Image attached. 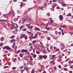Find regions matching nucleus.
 <instances>
[{"mask_svg":"<svg viewBox=\"0 0 73 73\" xmlns=\"http://www.w3.org/2000/svg\"><path fill=\"white\" fill-rule=\"evenodd\" d=\"M45 24H43L39 23V26H42V25H44Z\"/></svg>","mask_w":73,"mask_h":73,"instance_id":"nucleus-31","label":"nucleus"},{"mask_svg":"<svg viewBox=\"0 0 73 73\" xmlns=\"http://www.w3.org/2000/svg\"><path fill=\"white\" fill-rule=\"evenodd\" d=\"M58 57H59L60 58H62V56H61V55H60L59 56H58Z\"/></svg>","mask_w":73,"mask_h":73,"instance_id":"nucleus-23","label":"nucleus"},{"mask_svg":"<svg viewBox=\"0 0 73 73\" xmlns=\"http://www.w3.org/2000/svg\"><path fill=\"white\" fill-rule=\"evenodd\" d=\"M69 73H72V71H70Z\"/></svg>","mask_w":73,"mask_h":73,"instance_id":"nucleus-64","label":"nucleus"},{"mask_svg":"<svg viewBox=\"0 0 73 73\" xmlns=\"http://www.w3.org/2000/svg\"><path fill=\"white\" fill-rule=\"evenodd\" d=\"M37 42V41H36V40H34L32 42V43L33 44H35V43H36V42Z\"/></svg>","mask_w":73,"mask_h":73,"instance_id":"nucleus-26","label":"nucleus"},{"mask_svg":"<svg viewBox=\"0 0 73 73\" xmlns=\"http://www.w3.org/2000/svg\"><path fill=\"white\" fill-rule=\"evenodd\" d=\"M37 33L38 34V35H39V36H40L41 35V33L40 32H37Z\"/></svg>","mask_w":73,"mask_h":73,"instance_id":"nucleus-18","label":"nucleus"},{"mask_svg":"<svg viewBox=\"0 0 73 73\" xmlns=\"http://www.w3.org/2000/svg\"><path fill=\"white\" fill-rule=\"evenodd\" d=\"M47 40H50V37H48L47 38Z\"/></svg>","mask_w":73,"mask_h":73,"instance_id":"nucleus-41","label":"nucleus"},{"mask_svg":"<svg viewBox=\"0 0 73 73\" xmlns=\"http://www.w3.org/2000/svg\"><path fill=\"white\" fill-rule=\"evenodd\" d=\"M29 28H33V26H31L29 27Z\"/></svg>","mask_w":73,"mask_h":73,"instance_id":"nucleus-56","label":"nucleus"},{"mask_svg":"<svg viewBox=\"0 0 73 73\" xmlns=\"http://www.w3.org/2000/svg\"><path fill=\"white\" fill-rule=\"evenodd\" d=\"M14 41H15V39H13L11 40V42H13Z\"/></svg>","mask_w":73,"mask_h":73,"instance_id":"nucleus-14","label":"nucleus"},{"mask_svg":"<svg viewBox=\"0 0 73 73\" xmlns=\"http://www.w3.org/2000/svg\"><path fill=\"white\" fill-rule=\"evenodd\" d=\"M12 48H14L15 50H16L17 49V46L15 45V43H13L12 46Z\"/></svg>","mask_w":73,"mask_h":73,"instance_id":"nucleus-4","label":"nucleus"},{"mask_svg":"<svg viewBox=\"0 0 73 73\" xmlns=\"http://www.w3.org/2000/svg\"><path fill=\"white\" fill-rule=\"evenodd\" d=\"M18 59H19V61H20V60H21V59H20V57H18Z\"/></svg>","mask_w":73,"mask_h":73,"instance_id":"nucleus-62","label":"nucleus"},{"mask_svg":"<svg viewBox=\"0 0 73 73\" xmlns=\"http://www.w3.org/2000/svg\"><path fill=\"white\" fill-rule=\"evenodd\" d=\"M8 65H11V63L10 62H9L8 63Z\"/></svg>","mask_w":73,"mask_h":73,"instance_id":"nucleus-58","label":"nucleus"},{"mask_svg":"<svg viewBox=\"0 0 73 73\" xmlns=\"http://www.w3.org/2000/svg\"><path fill=\"white\" fill-rule=\"evenodd\" d=\"M32 56L34 58H36V57L37 55L34 54H33V55H32Z\"/></svg>","mask_w":73,"mask_h":73,"instance_id":"nucleus-11","label":"nucleus"},{"mask_svg":"<svg viewBox=\"0 0 73 73\" xmlns=\"http://www.w3.org/2000/svg\"><path fill=\"white\" fill-rule=\"evenodd\" d=\"M54 70H56L57 68H56V66H55L54 67Z\"/></svg>","mask_w":73,"mask_h":73,"instance_id":"nucleus-59","label":"nucleus"},{"mask_svg":"<svg viewBox=\"0 0 73 73\" xmlns=\"http://www.w3.org/2000/svg\"><path fill=\"white\" fill-rule=\"evenodd\" d=\"M54 49L55 50H56V49L57 48L54 46Z\"/></svg>","mask_w":73,"mask_h":73,"instance_id":"nucleus-47","label":"nucleus"},{"mask_svg":"<svg viewBox=\"0 0 73 73\" xmlns=\"http://www.w3.org/2000/svg\"><path fill=\"white\" fill-rule=\"evenodd\" d=\"M63 70H65V71H66V70H67V68H63Z\"/></svg>","mask_w":73,"mask_h":73,"instance_id":"nucleus-38","label":"nucleus"},{"mask_svg":"<svg viewBox=\"0 0 73 73\" xmlns=\"http://www.w3.org/2000/svg\"><path fill=\"white\" fill-rule=\"evenodd\" d=\"M25 5V3H23V2H21V4L20 5V7H24Z\"/></svg>","mask_w":73,"mask_h":73,"instance_id":"nucleus-5","label":"nucleus"},{"mask_svg":"<svg viewBox=\"0 0 73 73\" xmlns=\"http://www.w3.org/2000/svg\"><path fill=\"white\" fill-rule=\"evenodd\" d=\"M3 46V43L0 44V46Z\"/></svg>","mask_w":73,"mask_h":73,"instance_id":"nucleus-34","label":"nucleus"},{"mask_svg":"<svg viewBox=\"0 0 73 73\" xmlns=\"http://www.w3.org/2000/svg\"><path fill=\"white\" fill-rule=\"evenodd\" d=\"M62 5L63 7H66V5L62 4Z\"/></svg>","mask_w":73,"mask_h":73,"instance_id":"nucleus-52","label":"nucleus"},{"mask_svg":"<svg viewBox=\"0 0 73 73\" xmlns=\"http://www.w3.org/2000/svg\"><path fill=\"white\" fill-rule=\"evenodd\" d=\"M35 8H37L38 6H34Z\"/></svg>","mask_w":73,"mask_h":73,"instance_id":"nucleus-50","label":"nucleus"},{"mask_svg":"<svg viewBox=\"0 0 73 73\" xmlns=\"http://www.w3.org/2000/svg\"><path fill=\"white\" fill-rule=\"evenodd\" d=\"M56 9H61V8L59 7V6H58L56 7Z\"/></svg>","mask_w":73,"mask_h":73,"instance_id":"nucleus-33","label":"nucleus"},{"mask_svg":"<svg viewBox=\"0 0 73 73\" xmlns=\"http://www.w3.org/2000/svg\"><path fill=\"white\" fill-rule=\"evenodd\" d=\"M14 37H15V35H13L12 36H11V39L13 38H14Z\"/></svg>","mask_w":73,"mask_h":73,"instance_id":"nucleus-25","label":"nucleus"},{"mask_svg":"<svg viewBox=\"0 0 73 73\" xmlns=\"http://www.w3.org/2000/svg\"><path fill=\"white\" fill-rule=\"evenodd\" d=\"M20 50H18L17 52V53H20Z\"/></svg>","mask_w":73,"mask_h":73,"instance_id":"nucleus-46","label":"nucleus"},{"mask_svg":"<svg viewBox=\"0 0 73 73\" xmlns=\"http://www.w3.org/2000/svg\"><path fill=\"white\" fill-rule=\"evenodd\" d=\"M59 17L60 20H62V19H63V17H62V15H60Z\"/></svg>","mask_w":73,"mask_h":73,"instance_id":"nucleus-6","label":"nucleus"},{"mask_svg":"<svg viewBox=\"0 0 73 73\" xmlns=\"http://www.w3.org/2000/svg\"><path fill=\"white\" fill-rule=\"evenodd\" d=\"M47 16H50V14L49 13H47Z\"/></svg>","mask_w":73,"mask_h":73,"instance_id":"nucleus-42","label":"nucleus"},{"mask_svg":"<svg viewBox=\"0 0 73 73\" xmlns=\"http://www.w3.org/2000/svg\"><path fill=\"white\" fill-rule=\"evenodd\" d=\"M68 62L69 63H71V64H72L73 63V61L70 60Z\"/></svg>","mask_w":73,"mask_h":73,"instance_id":"nucleus-36","label":"nucleus"},{"mask_svg":"<svg viewBox=\"0 0 73 73\" xmlns=\"http://www.w3.org/2000/svg\"><path fill=\"white\" fill-rule=\"evenodd\" d=\"M21 39H22L23 38H25V40L28 39V36H27L25 34H21L20 36Z\"/></svg>","mask_w":73,"mask_h":73,"instance_id":"nucleus-1","label":"nucleus"},{"mask_svg":"<svg viewBox=\"0 0 73 73\" xmlns=\"http://www.w3.org/2000/svg\"><path fill=\"white\" fill-rule=\"evenodd\" d=\"M56 51L55 52H57L58 51H59V50H60V49L57 48L56 49Z\"/></svg>","mask_w":73,"mask_h":73,"instance_id":"nucleus-32","label":"nucleus"},{"mask_svg":"<svg viewBox=\"0 0 73 73\" xmlns=\"http://www.w3.org/2000/svg\"><path fill=\"white\" fill-rule=\"evenodd\" d=\"M68 66V64H65L64 66V67H67V66Z\"/></svg>","mask_w":73,"mask_h":73,"instance_id":"nucleus-55","label":"nucleus"},{"mask_svg":"<svg viewBox=\"0 0 73 73\" xmlns=\"http://www.w3.org/2000/svg\"><path fill=\"white\" fill-rule=\"evenodd\" d=\"M36 53H37V54H39V53H40V52L38 51H36Z\"/></svg>","mask_w":73,"mask_h":73,"instance_id":"nucleus-54","label":"nucleus"},{"mask_svg":"<svg viewBox=\"0 0 73 73\" xmlns=\"http://www.w3.org/2000/svg\"><path fill=\"white\" fill-rule=\"evenodd\" d=\"M12 14L13 16H15V13L14 12V11H13L12 12Z\"/></svg>","mask_w":73,"mask_h":73,"instance_id":"nucleus-30","label":"nucleus"},{"mask_svg":"<svg viewBox=\"0 0 73 73\" xmlns=\"http://www.w3.org/2000/svg\"><path fill=\"white\" fill-rule=\"evenodd\" d=\"M47 51H48V53H50V50H49V49L47 48Z\"/></svg>","mask_w":73,"mask_h":73,"instance_id":"nucleus-40","label":"nucleus"},{"mask_svg":"<svg viewBox=\"0 0 73 73\" xmlns=\"http://www.w3.org/2000/svg\"><path fill=\"white\" fill-rule=\"evenodd\" d=\"M45 28V29H48V31H49V27H46Z\"/></svg>","mask_w":73,"mask_h":73,"instance_id":"nucleus-45","label":"nucleus"},{"mask_svg":"<svg viewBox=\"0 0 73 73\" xmlns=\"http://www.w3.org/2000/svg\"><path fill=\"white\" fill-rule=\"evenodd\" d=\"M35 29V31H40V28H38V27H36V28Z\"/></svg>","mask_w":73,"mask_h":73,"instance_id":"nucleus-9","label":"nucleus"},{"mask_svg":"<svg viewBox=\"0 0 73 73\" xmlns=\"http://www.w3.org/2000/svg\"><path fill=\"white\" fill-rule=\"evenodd\" d=\"M43 56L44 59H46V58H47V56H46V55H44Z\"/></svg>","mask_w":73,"mask_h":73,"instance_id":"nucleus-12","label":"nucleus"},{"mask_svg":"<svg viewBox=\"0 0 73 73\" xmlns=\"http://www.w3.org/2000/svg\"><path fill=\"white\" fill-rule=\"evenodd\" d=\"M71 14H70V13H69L68 14V15H66L67 16H71Z\"/></svg>","mask_w":73,"mask_h":73,"instance_id":"nucleus-16","label":"nucleus"},{"mask_svg":"<svg viewBox=\"0 0 73 73\" xmlns=\"http://www.w3.org/2000/svg\"><path fill=\"white\" fill-rule=\"evenodd\" d=\"M16 69V67H13L12 68V69H13V70H15Z\"/></svg>","mask_w":73,"mask_h":73,"instance_id":"nucleus-28","label":"nucleus"},{"mask_svg":"<svg viewBox=\"0 0 73 73\" xmlns=\"http://www.w3.org/2000/svg\"><path fill=\"white\" fill-rule=\"evenodd\" d=\"M24 69L26 70H28V68L27 67H24Z\"/></svg>","mask_w":73,"mask_h":73,"instance_id":"nucleus-13","label":"nucleus"},{"mask_svg":"<svg viewBox=\"0 0 73 73\" xmlns=\"http://www.w3.org/2000/svg\"><path fill=\"white\" fill-rule=\"evenodd\" d=\"M23 28H24V26H21L20 27V29H22Z\"/></svg>","mask_w":73,"mask_h":73,"instance_id":"nucleus-21","label":"nucleus"},{"mask_svg":"<svg viewBox=\"0 0 73 73\" xmlns=\"http://www.w3.org/2000/svg\"><path fill=\"white\" fill-rule=\"evenodd\" d=\"M19 56L21 57H23V54H19Z\"/></svg>","mask_w":73,"mask_h":73,"instance_id":"nucleus-19","label":"nucleus"},{"mask_svg":"<svg viewBox=\"0 0 73 73\" xmlns=\"http://www.w3.org/2000/svg\"><path fill=\"white\" fill-rule=\"evenodd\" d=\"M28 52V50H25V52Z\"/></svg>","mask_w":73,"mask_h":73,"instance_id":"nucleus-61","label":"nucleus"},{"mask_svg":"<svg viewBox=\"0 0 73 73\" xmlns=\"http://www.w3.org/2000/svg\"><path fill=\"white\" fill-rule=\"evenodd\" d=\"M7 50H9V49H11V48L10 47H8V46H7Z\"/></svg>","mask_w":73,"mask_h":73,"instance_id":"nucleus-17","label":"nucleus"},{"mask_svg":"<svg viewBox=\"0 0 73 73\" xmlns=\"http://www.w3.org/2000/svg\"><path fill=\"white\" fill-rule=\"evenodd\" d=\"M4 17H5V18H6V19L7 18H8V14H4L3 15Z\"/></svg>","mask_w":73,"mask_h":73,"instance_id":"nucleus-8","label":"nucleus"},{"mask_svg":"<svg viewBox=\"0 0 73 73\" xmlns=\"http://www.w3.org/2000/svg\"><path fill=\"white\" fill-rule=\"evenodd\" d=\"M33 34H32V36L29 37V38L30 40H32V39H33V38H37V35H36V34L33 37Z\"/></svg>","mask_w":73,"mask_h":73,"instance_id":"nucleus-2","label":"nucleus"},{"mask_svg":"<svg viewBox=\"0 0 73 73\" xmlns=\"http://www.w3.org/2000/svg\"><path fill=\"white\" fill-rule=\"evenodd\" d=\"M17 32H18V29H16L15 30L12 31V33L14 35H17Z\"/></svg>","mask_w":73,"mask_h":73,"instance_id":"nucleus-3","label":"nucleus"},{"mask_svg":"<svg viewBox=\"0 0 73 73\" xmlns=\"http://www.w3.org/2000/svg\"><path fill=\"white\" fill-rule=\"evenodd\" d=\"M8 68V67L7 66H5L4 67V69H5L6 68Z\"/></svg>","mask_w":73,"mask_h":73,"instance_id":"nucleus-57","label":"nucleus"},{"mask_svg":"<svg viewBox=\"0 0 73 73\" xmlns=\"http://www.w3.org/2000/svg\"><path fill=\"white\" fill-rule=\"evenodd\" d=\"M58 1L61 3H62V4H65V2L62 0H58Z\"/></svg>","mask_w":73,"mask_h":73,"instance_id":"nucleus-7","label":"nucleus"},{"mask_svg":"<svg viewBox=\"0 0 73 73\" xmlns=\"http://www.w3.org/2000/svg\"><path fill=\"white\" fill-rule=\"evenodd\" d=\"M23 31H27V29H23Z\"/></svg>","mask_w":73,"mask_h":73,"instance_id":"nucleus-37","label":"nucleus"},{"mask_svg":"<svg viewBox=\"0 0 73 73\" xmlns=\"http://www.w3.org/2000/svg\"><path fill=\"white\" fill-rule=\"evenodd\" d=\"M41 69L42 68H44V65H41Z\"/></svg>","mask_w":73,"mask_h":73,"instance_id":"nucleus-49","label":"nucleus"},{"mask_svg":"<svg viewBox=\"0 0 73 73\" xmlns=\"http://www.w3.org/2000/svg\"><path fill=\"white\" fill-rule=\"evenodd\" d=\"M20 71L21 72H23L24 71V70H21Z\"/></svg>","mask_w":73,"mask_h":73,"instance_id":"nucleus-53","label":"nucleus"},{"mask_svg":"<svg viewBox=\"0 0 73 73\" xmlns=\"http://www.w3.org/2000/svg\"><path fill=\"white\" fill-rule=\"evenodd\" d=\"M39 71L40 72H41L42 71V70H41V69H39Z\"/></svg>","mask_w":73,"mask_h":73,"instance_id":"nucleus-44","label":"nucleus"},{"mask_svg":"<svg viewBox=\"0 0 73 73\" xmlns=\"http://www.w3.org/2000/svg\"><path fill=\"white\" fill-rule=\"evenodd\" d=\"M1 21H7V20L2 19L1 20Z\"/></svg>","mask_w":73,"mask_h":73,"instance_id":"nucleus-43","label":"nucleus"},{"mask_svg":"<svg viewBox=\"0 0 73 73\" xmlns=\"http://www.w3.org/2000/svg\"><path fill=\"white\" fill-rule=\"evenodd\" d=\"M58 67H59V68H61V65H59V66H58Z\"/></svg>","mask_w":73,"mask_h":73,"instance_id":"nucleus-63","label":"nucleus"},{"mask_svg":"<svg viewBox=\"0 0 73 73\" xmlns=\"http://www.w3.org/2000/svg\"><path fill=\"white\" fill-rule=\"evenodd\" d=\"M29 63L30 64V65H33V64L32 63V62H29Z\"/></svg>","mask_w":73,"mask_h":73,"instance_id":"nucleus-24","label":"nucleus"},{"mask_svg":"<svg viewBox=\"0 0 73 73\" xmlns=\"http://www.w3.org/2000/svg\"><path fill=\"white\" fill-rule=\"evenodd\" d=\"M4 38L3 37H2L1 38V40L2 41L4 40Z\"/></svg>","mask_w":73,"mask_h":73,"instance_id":"nucleus-22","label":"nucleus"},{"mask_svg":"<svg viewBox=\"0 0 73 73\" xmlns=\"http://www.w3.org/2000/svg\"><path fill=\"white\" fill-rule=\"evenodd\" d=\"M22 52H23V53H24V52H25V50H24V49H23L22 50Z\"/></svg>","mask_w":73,"mask_h":73,"instance_id":"nucleus-51","label":"nucleus"},{"mask_svg":"<svg viewBox=\"0 0 73 73\" xmlns=\"http://www.w3.org/2000/svg\"><path fill=\"white\" fill-rule=\"evenodd\" d=\"M42 57H43L42 55H40L39 56V58L40 59H42Z\"/></svg>","mask_w":73,"mask_h":73,"instance_id":"nucleus-20","label":"nucleus"},{"mask_svg":"<svg viewBox=\"0 0 73 73\" xmlns=\"http://www.w3.org/2000/svg\"><path fill=\"white\" fill-rule=\"evenodd\" d=\"M7 46H5L3 47V50H4L5 49L7 48Z\"/></svg>","mask_w":73,"mask_h":73,"instance_id":"nucleus-15","label":"nucleus"},{"mask_svg":"<svg viewBox=\"0 0 73 73\" xmlns=\"http://www.w3.org/2000/svg\"><path fill=\"white\" fill-rule=\"evenodd\" d=\"M23 68H24V67L23 66H20L19 67V69H23Z\"/></svg>","mask_w":73,"mask_h":73,"instance_id":"nucleus-27","label":"nucleus"},{"mask_svg":"<svg viewBox=\"0 0 73 73\" xmlns=\"http://www.w3.org/2000/svg\"><path fill=\"white\" fill-rule=\"evenodd\" d=\"M47 53V52L45 50H44L43 52V53L44 54H46V53Z\"/></svg>","mask_w":73,"mask_h":73,"instance_id":"nucleus-29","label":"nucleus"},{"mask_svg":"<svg viewBox=\"0 0 73 73\" xmlns=\"http://www.w3.org/2000/svg\"><path fill=\"white\" fill-rule=\"evenodd\" d=\"M30 49H31V50H32V49H33V47H32V46H31V47H30Z\"/></svg>","mask_w":73,"mask_h":73,"instance_id":"nucleus-48","label":"nucleus"},{"mask_svg":"<svg viewBox=\"0 0 73 73\" xmlns=\"http://www.w3.org/2000/svg\"><path fill=\"white\" fill-rule=\"evenodd\" d=\"M70 68H72L73 69V65H72L70 66Z\"/></svg>","mask_w":73,"mask_h":73,"instance_id":"nucleus-39","label":"nucleus"},{"mask_svg":"<svg viewBox=\"0 0 73 73\" xmlns=\"http://www.w3.org/2000/svg\"><path fill=\"white\" fill-rule=\"evenodd\" d=\"M30 60L31 61H33V58H32V57L31 56H30Z\"/></svg>","mask_w":73,"mask_h":73,"instance_id":"nucleus-10","label":"nucleus"},{"mask_svg":"<svg viewBox=\"0 0 73 73\" xmlns=\"http://www.w3.org/2000/svg\"><path fill=\"white\" fill-rule=\"evenodd\" d=\"M51 23H53V20H50Z\"/></svg>","mask_w":73,"mask_h":73,"instance_id":"nucleus-60","label":"nucleus"},{"mask_svg":"<svg viewBox=\"0 0 73 73\" xmlns=\"http://www.w3.org/2000/svg\"><path fill=\"white\" fill-rule=\"evenodd\" d=\"M23 21L25 22V21H27V19H23Z\"/></svg>","mask_w":73,"mask_h":73,"instance_id":"nucleus-35","label":"nucleus"}]
</instances>
